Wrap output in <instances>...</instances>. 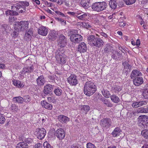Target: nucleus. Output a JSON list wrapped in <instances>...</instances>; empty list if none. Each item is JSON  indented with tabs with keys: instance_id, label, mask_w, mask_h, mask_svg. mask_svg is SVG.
Returning a JSON list of instances; mask_svg holds the SVG:
<instances>
[{
	"instance_id": "obj_53",
	"label": "nucleus",
	"mask_w": 148,
	"mask_h": 148,
	"mask_svg": "<svg viewBox=\"0 0 148 148\" xmlns=\"http://www.w3.org/2000/svg\"><path fill=\"white\" fill-rule=\"evenodd\" d=\"M138 101L135 102L132 104V106L134 108H137L140 107Z\"/></svg>"
},
{
	"instance_id": "obj_8",
	"label": "nucleus",
	"mask_w": 148,
	"mask_h": 148,
	"mask_svg": "<svg viewBox=\"0 0 148 148\" xmlns=\"http://www.w3.org/2000/svg\"><path fill=\"white\" fill-rule=\"evenodd\" d=\"M35 135L37 136V138L39 139L43 138L45 136L46 131L43 128H38L35 132Z\"/></svg>"
},
{
	"instance_id": "obj_1",
	"label": "nucleus",
	"mask_w": 148,
	"mask_h": 148,
	"mask_svg": "<svg viewBox=\"0 0 148 148\" xmlns=\"http://www.w3.org/2000/svg\"><path fill=\"white\" fill-rule=\"evenodd\" d=\"M84 93L88 96L92 95L97 90V87L92 82H86L84 86Z\"/></svg>"
},
{
	"instance_id": "obj_34",
	"label": "nucleus",
	"mask_w": 148,
	"mask_h": 148,
	"mask_svg": "<svg viewBox=\"0 0 148 148\" xmlns=\"http://www.w3.org/2000/svg\"><path fill=\"white\" fill-rule=\"evenodd\" d=\"M14 84L18 88L23 87L24 86L23 82L19 80H16L14 82Z\"/></svg>"
},
{
	"instance_id": "obj_43",
	"label": "nucleus",
	"mask_w": 148,
	"mask_h": 148,
	"mask_svg": "<svg viewBox=\"0 0 148 148\" xmlns=\"http://www.w3.org/2000/svg\"><path fill=\"white\" fill-rule=\"evenodd\" d=\"M136 0H124L126 4L127 5H132L134 3Z\"/></svg>"
},
{
	"instance_id": "obj_60",
	"label": "nucleus",
	"mask_w": 148,
	"mask_h": 148,
	"mask_svg": "<svg viewBox=\"0 0 148 148\" xmlns=\"http://www.w3.org/2000/svg\"><path fill=\"white\" fill-rule=\"evenodd\" d=\"M99 34L101 36H103L105 38H106L108 37L107 35L105 33H104L102 32H99Z\"/></svg>"
},
{
	"instance_id": "obj_40",
	"label": "nucleus",
	"mask_w": 148,
	"mask_h": 148,
	"mask_svg": "<svg viewBox=\"0 0 148 148\" xmlns=\"http://www.w3.org/2000/svg\"><path fill=\"white\" fill-rule=\"evenodd\" d=\"M32 36L30 34L25 33L24 37V39L27 41H30L31 39Z\"/></svg>"
},
{
	"instance_id": "obj_7",
	"label": "nucleus",
	"mask_w": 148,
	"mask_h": 148,
	"mask_svg": "<svg viewBox=\"0 0 148 148\" xmlns=\"http://www.w3.org/2000/svg\"><path fill=\"white\" fill-rule=\"evenodd\" d=\"M11 9L17 11L19 13L25 12L26 10V8L23 6L19 2L13 5L12 6Z\"/></svg>"
},
{
	"instance_id": "obj_6",
	"label": "nucleus",
	"mask_w": 148,
	"mask_h": 148,
	"mask_svg": "<svg viewBox=\"0 0 148 148\" xmlns=\"http://www.w3.org/2000/svg\"><path fill=\"white\" fill-rule=\"evenodd\" d=\"M70 40L75 43H78L82 40L83 37L80 35L77 34H73L70 36Z\"/></svg>"
},
{
	"instance_id": "obj_14",
	"label": "nucleus",
	"mask_w": 148,
	"mask_h": 148,
	"mask_svg": "<svg viewBox=\"0 0 148 148\" xmlns=\"http://www.w3.org/2000/svg\"><path fill=\"white\" fill-rule=\"evenodd\" d=\"M53 86L50 84L46 85L44 88L43 92L45 96L50 94L53 89Z\"/></svg>"
},
{
	"instance_id": "obj_21",
	"label": "nucleus",
	"mask_w": 148,
	"mask_h": 148,
	"mask_svg": "<svg viewBox=\"0 0 148 148\" xmlns=\"http://www.w3.org/2000/svg\"><path fill=\"white\" fill-rule=\"evenodd\" d=\"M41 104L43 107L49 110H51L53 106L51 104L45 101H41Z\"/></svg>"
},
{
	"instance_id": "obj_58",
	"label": "nucleus",
	"mask_w": 148,
	"mask_h": 148,
	"mask_svg": "<svg viewBox=\"0 0 148 148\" xmlns=\"http://www.w3.org/2000/svg\"><path fill=\"white\" fill-rule=\"evenodd\" d=\"M16 10L14 11L12 10V16H17L18 15V12H17Z\"/></svg>"
},
{
	"instance_id": "obj_45",
	"label": "nucleus",
	"mask_w": 148,
	"mask_h": 148,
	"mask_svg": "<svg viewBox=\"0 0 148 148\" xmlns=\"http://www.w3.org/2000/svg\"><path fill=\"white\" fill-rule=\"evenodd\" d=\"M55 12L58 15H60V16L61 17H65L66 18H68V16L67 15L64 14L60 12L59 11H55Z\"/></svg>"
},
{
	"instance_id": "obj_15",
	"label": "nucleus",
	"mask_w": 148,
	"mask_h": 148,
	"mask_svg": "<svg viewBox=\"0 0 148 148\" xmlns=\"http://www.w3.org/2000/svg\"><path fill=\"white\" fill-rule=\"evenodd\" d=\"M48 30L45 27L41 26L38 30V34L42 36H46L48 33Z\"/></svg>"
},
{
	"instance_id": "obj_11",
	"label": "nucleus",
	"mask_w": 148,
	"mask_h": 148,
	"mask_svg": "<svg viewBox=\"0 0 148 148\" xmlns=\"http://www.w3.org/2000/svg\"><path fill=\"white\" fill-rule=\"evenodd\" d=\"M111 120L109 118H104L101 121L100 125L103 127L108 128L111 124Z\"/></svg>"
},
{
	"instance_id": "obj_28",
	"label": "nucleus",
	"mask_w": 148,
	"mask_h": 148,
	"mask_svg": "<svg viewBox=\"0 0 148 148\" xmlns=\"http://www.w3.org/2000/svg\"><path fill=\"white\" fill-rule=\"evenodd\" d=\"M34 70V67L33 66H28L24 68L23 69V71L24 73L32 72Z\"/></svg>"
},
{
	"instance_id": "obj_10",
	"label": "nucleus",
	"mask_w": 148,
	"mask_h": 148,
	"mask_svg": "<svg viewBox=\"0 0 148 148\" xmlns=\"http://www.w3.org/2000/svg\"><path fill=\"white\" fill-rule=\"evenodd\" d=\"M58 44L61 47H64L66 46L67 44L66 38L61 34L60 36L59 39L58 41Z\"/></svg>"
},
{
	"instance_id": "obj_2",
	"label": "nucleus",
	"mask_w": 148,
	"mask_h": 148,
	"mask_svg": "<svg viewBox=\"0 0 148 148\" xmlns=\"http://www.w3.org/2000/svg\"><path fill=\"white\" fill-rule=\"evenodd\" d=\"M107 7V4L105 1L95 2L93 3L91 6L93 10L99 12L106 10Z\"/></svg>"
},
{
	"instance_id": "obj_20",
	"label": "nucleus",
	"mask_w": 148,
	"mask_h": 148,
	"mask_svg": "<svg viewBox=\"0 0 148 148\" xmlns=\"http://www.w3.org/2000/svg\"><path fill=\"white\" fill-rule=\"evenodd\" d=\"M45 82L44 77L42 75L39 76L36 79V82L38 85L42 86L44 85Z\"/></svg>"
},
{
	"instance_id": "obj_49",
	"label": "nucleus",
	"mask_w": 148,
	"mask_h": 148,
	"mask_svg": "<svg viewBox=\"0 0 148 148\" xmlns=\"http://www.w3.org/2000/svg\"><path fill=\"white\" fill-rule=\"evenodd\" d=\"M5 121V119L3 115V114H0V123H3Z\"/></svg>"
},
{
	"instance_id": "obj_33",
	"label": "nucleus",
	"mask_w": 148,
	"mask_h": 148,
	"mask_svg": "<svg viewBox=\"0 0 148 148\" xmlns=\"http://www.w3.org/2000/svg\"><path fill=\"white\" fill-rule=\"evenodd\" d=\"M13 101H16V102L21 103H22L23 101V98L20 96L14 97L13 98Z\"/></svg>"
},
{
	"instance_id": "obj_57",
	"label": "nucleus",
	"mask_w": 148,
	"mask_h": 148,
	"mask_svg": "<svg viewBox=\"0 0 148 148\" xmlns=\"http://www.w3.org/2000/svg\"><path fill=\"white\" fill-rule=\"evenodd\" d=\"M12 10H8L5 12V14L7 16H12Z\"/></svg>"
},
{
	"instance_id": "obj_19",
	"label": "nucleus",
	"mask_w": 148,
	"mask_h": 148,
	"mask_svg": "<svg viewBox=\"0 0 148 148\" xmlns=\"http://www.w3.org/2000/svg\"><path fill=\"white\" fill-rule=\"evenodd\" d=\"M58 120L62 123H65L69 121V119L67 116L63 115H59L58 118Z\"/></svg>"
},
{
	"instance_id": "obj_41",
	"label": "nucleus",
	"mask_w": 148,
	"mask_h": 148,
	"mask_svg": "<svg viewBox=\"0 0 148 148\" xmlns=\"http://www.w3.org/2000/svg\"><path fill=\"white\" fill-rule=\"evenodd\" d=\"M87 16V13H83V14L79 16H77V18L79 20H83L86 18Z\"/></svg>"
},
{
	"instance_id": "obj_3",
	"label": "nucleus",
	"mask_w": 148,
	"mask_h": 148,
	"mask_svg": "<svg viewBox=\"0 0 148 148\" xmlns=\"http://www.w3.org/2000/svg\"><path fill=\"white\" fill-rule=\"evenodd\" d=\"M63 52L57 50L55 53V57L58 62L62 64H64L66 62V59Z\"/></svg>"
},
{
	"instance_id": "obj_52",
	"label": "nucleus",
	"mask_w": 148,
	"mask_h": 148,
	"mask_svg": "<svg viewBox=\"0 0 148 148\" xmlns=\"http://www.w3.org/2000/svg\"><path fill=\"white\" fill-rule=\"evenodd\" d=\"M87 148H96L93 144L91 143H88L86 144Z\"/></svg>"
},
{
	"instance_id": "obj_47",
	"label": "nucleus",
	"mask_w": 148,
	"mask_h": 148,
	"mask_svg": "<svg viewBox=\"0 0 148 148\" xmlns=\"http://www.w3.org/2000/svg\"><path fill=\"white\" fill-rule=\"evenodd\" d=\"M24 7H28L29 5V3L27 1H21L19 2Z\"/></svg>"
},
{
	"instance_id": "obj_48",
	"label": "nucleus",
	"mask_w": 148,
	"mask_h": 148,
	"mask_svg": "<svg viewBox=\"0 0 148 148\" xmlns=\"http://www.w3.org/2000/svg\"><path fill=\"white\" fill-rule=\"evenodd\" d=\"M23 100L25 102H28L30 100V97L28 95H26L23 97Z\"/></svg>"
},
{
	"instance_id": "obj_26",
	"label": "nucleus",
	"mask_w": 148,
	"mask_h": 148,
	"mask_svg": "<svg viewBox=\"0 0 148 148\" xmlns=\"http://www.w3.org/2000/svg\"><path fill=\"white\" fill-rule=\"evenodd\" d=\"M57 34L54 32H51L49 33L48 36L49 40L53 41L57 37Z\"/></svg>"
},
{
	"instance_id": "obj_22",
	"label": "nucleus",
	"mask_w": 148,
	"mask_h": 148,
	"mask_svg": "<svg viewBox=\"0 0 148 148\" xmlns=\"http://www.w3.org/2000/svg\"><path fill=\"white\" fill-rule=\"evenodd\" d=\"M121 130L119 127H116L112 133L113 137H116L119 136L121 134Z\"/></svg>"
},
{
	"instance_id": "obj_39",
	"label": "nucleus",
	"mask_w": 148,
	"mask_h": 148,
	"mask_svg": "<svg viewBox=\"0 0 148 148\" xmlns=\"http://www.w3.org/2000/svg\"><path fill=\"white\" fill-rule=\"evenodd\" d=\"M1 29L3 32H7L9 29V27L6 24H3L2 25Z\"/></svg>"
},
{
	"instance_id": "obj_63",
	"label": "nucleus",
	"mask_w": 148,
	"mask_h": 148,
	"mask_svg": "<svg viewBox=\"0 0 148 148\" xmlns=\"http://www.w3.org/2000/svg\"><path fill=\"white\" fill-rule=\"evenodd\" d=\"M126 23L121 22L119 23V26L121 27H123L126 25Z\"/></svg>"
},
{
	"instance_id": "obj_55",
	"label": "nucleus",
	"mask_w": 148,
	"mask_h": 148,
	"mask_svg": "<svg viewBox=\"0 0 148 148\" xmlns=\"http://www.w3.org/2000/svg\"><path fill=\"white\" fill-rule=\"evenodd\" d=\"M24 142L26 143L29 144L32 142V140L30 138H24Z\"/></svg>"
},
{
	"instance_id": "obj_59",
	"label": "nucleus",
	"mask_w": 148,
	"mask_h": 148,
	"mask_svg": "<svg viewBox=\"0 0 148 148\" xmlns=\"http://www.w3.org/2000/svg\"><path fill=\"white\" fill-rule=\"evenodd\" d=\"M35 148H42V145L40 143H38L35 145Z\"/></svg>"
},
{
	"instance_id": "obj_32",
	"label": "nucleus",
	"mask_w": 148,
	"mask_h": 148,
	"mask_svg": "<svg viewBox=\"0 0 148 148\" xmlns=\"http://www.w3.org/2000/svg\"><path fill=\"white\" fill-rule=\"evenodd\" d=\"M116 0H110L109 2V5L112 9L116 8L117 6Z\"/></svg>"
},
{
	"instance_id": "obj_13",
	"label": "nucleus",
	"mask_w": 148,
	"mask_h": 148,
	"mask_svg": "<svg viewBox=\"0 0 148 148\" xmlns=\"http://www.w3.org/2000/svg\"><path fill=\"white\" fill-rule=\"evenodd\" d=\"M104 43V42L101 39L96 38L92 45L96 48H100L103 46Z\"/></svg>"
},
{
	"instance_id": "obj_18",
	"label": "nucleus",
	"mask_w": 148,
	"mask_h": 148,
	"mask_svg": "<svg viewBox=\"0 0 148 148\" xmlns=\"http://www.w3.org/2000/svg\"><path fill=\"white\" fill-rule=\"evenodd\" d=\"M142 75L141 72L138 70H134L132 71L130 77L132 79L136 78L138 76H141Z\"/></svg>"
},
{
	"instance_id": "obj_25",
	"label": "nucleus",
	"mask_w": 148,
	"mask_h": 148,
	"mask_svg": "<svg viewBox=\"0 0 148 148\" xmlns=\"http://www.w3.org/2000/svg\"><path fill=\"white\" fill-rule=\"evenodd\" d=\"M111 101L115 103H117L120 102L119 97L113 94L110 96Z\"/></svg>"
},
{
	"instance_id": "obj_37",
	"label": "nucleus",
	"mask_w": 148,
	"mask_h": 148,
	"mask_svg": "<svg viewBox=\"0 0 148 148\" xmlns=\"http://www.w3.org/2000/svg\"><path fill=\"white\" fill-rule=\"evenodd\" d=\"M101 92L103 95L106 98H109L110 95V94L108 91L103 90Z\"/></svg>"
},
{
	"instance_id": "obj_9",
	"label": "nucleus",
	"mask_w": 148,
	"mask_h": 148,
	"mask_svg": "<svg viewBox=\"0 0 148 148\" xmlns=\"http://www.w3.org/2000/svg\"><path fill=\"white\" fill-rule=\"evenodd\" d=\"M67 81L71 86H75L78 84L77 77L75 75H71L67 78Z\"/></svg>"
},
{
	"instance_id": "obj_35",
	"label": "nucleus",
	"mask_w": 148,
	"mask_h": 148,
	"mask_svg": "<svg viewBox=\"0 0 148 148\" xmlns=\"http://www.w3.org/2000/svg\"><path fill=\"white\" fill-rule=\"evenodd\" d=\"M137 112L138 113H147L148 112V109L147 108H140L138 109Z\"/></svg>"
},
{
	"instance_id": "obj_36",
	"label": "nucleus",
	"mask_w": 148,
	"mask_h": 148,
	"mask_svg": "<svg viewBox=\"0 0 148 148\" xmlns=\"http://www.w3.org/2000/svg\"><path fill=\"white\" fill-rule=\"evenodd\" d=\"M141 134L145 138L148 139V130H145L142 131Z\"/></svg>"
},
{
	"instance_id": "obj_24",
	"label": "nucleus",
	"mask_w": 148,
	"mask_h": 148,
	"mask_svg": "<svg viewBox=\"0 0 148 148\" xmlns=\"http://www.w3.org/2000/svg\"><path fill=\"white\" fill-rule=\"evenodd\" d=\"M81 111L86 114L90 110V107L88 105H82L80 107Z\"/></svg>"
},
{
	"instance_id": "obj_56",
	"label": "nucleus",
	"mask_w": 148,
	"mask_h": 148,
	"mask_svg": "<svg viewBox=\"0 0 148 148\" xmlns=\"http://www.w3.org/2000/svg\"><path fill=\"white\" fill-rule=\"evenodd\" d=\"M26 33L32 36L33 33V29L32 28H29L27 32H26Z\"/></svg>"
},
{
	"instance_id": "obj_5",
	"label": "nucleus",
	"mask_w": 148,
	"mask_h": 148,
	"mask_svg": "<svg viewBox=\"0 0 148 148\" xmlns=\"http://www.w3.org/2000/svg\"><path fill=\"white\" fill-rule=\"evenodd\" d=\"M29 24V22L28 21H21L18 22L16 25L18 31H24L28 29Z\"/></svg>"
},
{
	"instance_id": "obj_61",
	"label": "nucleus",
	"mask_w": 148,
	"mask_h": 148,
	"mask_svg": "<svg viewBox=\"0 0 148 148\" xmlns=\"http://www.w3.org/2000/svg\"><path fill=\"white\" fill-rule=\"evenodd\" d=\"M118 49L120 50L122 52L124 53V52L125 51V50L123 48L121 47L120 45H118Z\"/></svg>"
},
{
	"instance_id": "obj_64",
	"label": "nucleus",
	"mask_w": 148,
	"mask_h": 148,
	"mask_svg": "<svg viewBox=\"0 0 148 148\" xmlns=\"http://www.w3.org/2000/svg\"><path fill=\"white\" fill-rule=\"evenodd\" d=\"M55 18L56 20L60 22L61 23L64 22V20L61 18Z\"/></svg>"
},
{
	"instance_id": "obj_12",
	"label": "nucleus",
	"mask_w": 148,
	"mask_h": 148,
	"mask_svg": "<svg viewBox=\"0 0 148 148\" xmlns=\"http://www.w3.org/2000/svg\"><path fill=\"white\" fill-rule=\"evenodd\" d=\"M65 135V132L62 128H60L57 130L55 133V135L59 140H62L63 139Z\"/></svg>"
},
{
	"instance_id": "obj_50",
	"label": "nucleus",
	"mask_w": 148,
	"mask_h": 148,
	"mask_svg": "<svg viewBox=\"0 0 148 148\" xmlns=\"http://www.w3.org/2000/svg\"><path fill=\"white\" fill-rule=\"evenodd\" d=\"M143 96L146 99L148 97V89H146L145 90L143 94Z\"/></svg>"
},
{
	"instance_id": "obj_38",
	"label": "nucleus",
	"mask_w": 148,
	"mask_h": 148,
	"mask_svg": "<svg viewBox=\"0 0 148 148\" xmlns=\"http://www.w3.org/2000/svg\"><path fill=\"white\" fill-rule=\"evenodd\" d=\"M95 39L96 38H95V36L93 35H90L88 37L87 40L88 42H91L92 44Z\"/></svg>"
},
{
	"instance_id": "obj_46",
	"label": "nucleus",
	"mask_w": 148,
	"mask_h": 148,
	"mask_svg": "<svg viewBox=\"0 0 148 148\" xmlns=\"http://www.w3.org/2000/svg\"><path fill=\"white\" fill-rule=\"evenodd\" d=\"M83 27L87 29H89L91 27V26L90 24V23L87 22H84L83 23Z\"/></svg>"
},
{
	"instance_id": "obj_54",
	"label": "nucleus",
	"mask_w": 148,
	"mask_h": 148,
	"mask_svg": "<svg viewBox=\"0 0 148 148\" xmlns=\"http://www.w3.org/2000/svg\"><path fill=\"white\" fill-rule=\"evenodd\" d=\"M140 107L143 105H146L147 104V102L146 101H138Z\"/></svg>"
},
{
	"instance_id": "obj_42",
	"label": "nucleus",
	"mask_w": 148,
	"mask_h": 148,
	"mask_svg": "<svg viewBox=\"0 0 148 148\" xmlns=\"http://www.w3.org/2000/svg\"><path fill=\"white\" fill-rule=\"evenodd\" d=\"M122 65L124 66L125 71H127V70L126 69H129V67L130 66V65L127 62H124L123 63Z\"/></svg>"
},
{
	"instance_id": "obj_27",
	"label": "nucleus",
	"mask_w": 148,
	"mask_h": 148,
	"mask_svg": "<svg viewBox=\"0 0 148 148\" xmlns=\"http://www.w3.org/2000/svg\"><path fill=\"white\" fill-rule=\"evenodd\" d=\"M28 145L24 142L18 143L16 146V148H28Z\"/></svg>"
},
{
	"instance_id": "obj_17",
	"label": "nucleus",
	"mask_w": 148,
	"mask_h": 148,
	"mask_svg": "<svg viewBox=\"0 0 148 148\" xmlns=\"http://www.w3.org/2000/svg\"><path fill=\"white\" fill-rule=\"evenodd\" d=\"M143 79L142 77H136L133 80L134 84L136 86H139L143 83Z\"/></svg>"
},
{
	"instance_id": "obj_30",
	"label": "nucleus",
	"mask_w": 148,
	"mask_h": 148,
	"mask_svg": "<svg viewBox=\"0 0 148 148\" xmlns=\"http://www.w3.org/2000/svg\"><path fill=\"white\" fill-rule=\"evenodd\" d=\"M113 91L115 93H118L121 90V87L116 84H115L112 87Z\"/></svg>"
},
{
	"instance_id": "obj_44",
	"label": "nucleus",
	"mask_w": 148,
	"mask_h": 148,
	"mask_svg": "<svg viewBox=\"0 0 148 148\" xmlns=\"http://www.w3.org/2000/svg\"><path fill=\"white\" fill-rule=\"evenodd\" d=\"M103 103L108 107H112L113 106L112 104L109 100L106 99Z\"/></svg>"
},
{
	"instance_id": "obj_16",
	"label": "nucleus",
	"mask_w": 148,
	"mask_h": 148,
	"mask_svg": "<svg viewBox=\"0 0 148 148\" xmlns=\"http://www.w3.org/2000/svg\"><path fill=\"white\" fill-rule=\"evenodd\" d=\"M78 49V51L81 53L86 52L87 50L86 45L84 42H81L79 45Z\"/></svg>"
},
{
	"instance_id": "obj_4",
	"label": "nucleus",
	"mask_w": 148,
	"mask_h": 148,
	"mask_svg": "<svg viewBox=\"0 0 148 148\" xmlns=\"http://www.w3.org/2000/svg\"><path fill=\"white\" fill-rule=\"evenodd\" d=\"M138 125L143 129L148 126V116L145 115L140 116L138 118Z\"/></svg>"
},
{
	"instance_id": "obj_62",
	"label": "nucleus",
	"mask_w": 148,
	"mask_h": 148,
	"mask_svg": "<svg viewBox=\"0 0 148 148\" xmlns=\"http://www.w3.org/2000/svg\"><path fill=\"white\" fill-rule=\"evenodd\" d=\"M67 13V14L71 15V16H75V12H68Z\"/></svg>"
},
{
	"instance_id": "obj_23",
	"label": "nucleus",
	"mask_w": 148,
	"mask_h": 148,
	"mask_svg": "<svg viewBox=\"0 0 148 148\" xmlns=\"http://www.w3.org/2000/svg\"><path fill=\"white\" fill-rule=\"evenodd\" d=\"M89 0H81V6L85 9H88L89 7Z\"/></svg>"
},
{
	"instance_id": "obj_51",
	"label": "nucleus",
	"mask_w": 148,
	"mask_h": 148,
	"mask_svg": "<svg viewBox=\"0 0 148 148\" xmlns=\"http://www.w3.org/2000/svg\"><path fill=\"white\" fill-rule=\"evenodd\" d=\"M43 146L45 148H53L47 141L44 143Z\"/></svg>"
},
{
	"instance_id": "obj_31",
	"label": "nucleus",
	"mask_w": 148,
	"mask_h": 148,
	"mask_svg": "<svg viewBox=\"0 0 148 148\" xmlns=\"http://www.w3.org/2000/svg\"><path fill=\"white\" fill-rule=\"evenodd\" d=\"M62 90L59 87H57L54 89V92L57 96H60L62 93Z\"/></svg>"
},
{
	"instance_id": "obj_29",
	"label": "nucleus",
	"mask_w": 148,
	"mask_h": 148,
	"mask_svg": "<svg viewBox=\"0 0 148 148\" xmlns=\"http://www.w3.org/2000/svg\"><path fill=\"white\" fill-rule=\"evenodd\" d=\"M113 47L110 44H107L105 46L104 49V52L108 54L111 51Z\"/></svg>"
}]
</instances>
